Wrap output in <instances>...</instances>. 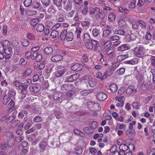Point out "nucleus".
I'll return each mask as SVG.
<instances>
[{"label": "nucleus", "instance_id": "09e8293b", "mask_svg": "<svg viewBox=\"0 0 155 155\" xmlns=\"http://www.w3.org/2000/svg\"><path fill=\"white\" fill-rule=\"evenodd\" d=\"M32 0H25L24 2V6L26 7H29L31 5Z\"/></svg>", "mask_w": 155, "mask_h": 155}, {"label": "nucleus", "instance_id": "cd10ccee", "mask_svg": "<svg viewBox=\"0 0 155 155\" xmlns=\"http://www.w3.org/2000/svg\"><path fill=\"white\" fill-rule=\"evenodd\" d=\"M137 23L142 29H145L146 28V23L142 20H138Z\"/></svg>", "mask_w": 155, "mask_h": 155}, {"label": "nucleus", "instance_id": "774afa93", "mask_svg": "<svg viewBox=\"0 0 155 155\" xmlns=\"http://www.w3.org/2000/svg\"><path fill=\"white\" fill-rule=\"evenodd\" d=\"M97 126V123L96 121H93L92 122L91 124V129L94 130V129L96 128Z\"/></svg>", "mask_w": 155, "mask_h": 155}, {"label": "nucleus", "instance_id": "bb28decb", "mask_svg": "<svg viewBox=\"0 0 155 155\" xmlns=\"http://www.w3.org/2000/svg\"><path fill=\"white\" fill-rule=\"evenodd\" d=\"M62 0H53V3L57 6L59 10H60L62 7L61 3Z\"/></svg>", "mask_w": 155, "mask_h": 155}, {"label": "nucleus", "instance_id": "052dcab7", "mask_svg": "<svg viewBox=\"0 0 155 155\" xmlns=\"http://www.w3.org/2000/svg\"><path fill=\"white\" fill-rule=\"evenodd\" d=\"M132 130H127L126 131V134L127 136L129 137H131L132 135V134H135V132L133 130L132 131Z\"/></svg>", "mask_w": 155, "mask_h": 155}, {"label": "nucleus", "instance_id": "c756f323", "mask_svg": "<svg viewBox=\"0 0 155 155\" xmlns=\"http://www.w3.org/2000/svg\"><path fill=\"white\" fill-rule=\"evenodd\" d=\"M109 87L110 90L114 93L116 92L117 90V86L114 83H112L110 84Z\"/></svg>", "mask_w": 155, "mask_h": 155}, {"label": "nucleus", "instance_id": "864d4df0", "mask_svg": "<svg viewBox=\"0 0 155 155\" xmlns=\"http://www.w3.org/2000/svg\"><path fill=\"white\" fill-rule=\"evenodd\" d=\"M118 66V65L117 63L115 62L112 63L110 70L112 71L113 72Z\"/></svg>", "mask_w": 155, "mask_h": 155}, {"label": "nucleus", "instance_id": "79ce46f5", "mask_svg": "<svg viewBox=\"0 0 155 155\" xmlns=\"http://www.w3.org/2000/svg\"><path fill=\"white\" fill-rule=\"evenodd\" d=\"M126 22L122 19H120L118 22V25L119 27L120 28L123 27L126 25Z\"/></svg>", "mask_w": 155, "mask_h": 155}, {"label": "nucleus", "instance_id": "4c0bfd02", "mask_svg": "<svg viewBox=\"0 0 155 155\" xmlns=\"http://www.w3.org/2000/svg\"><path fill=\"white\" fill-rule=\"evenodd\" d=\"M128 55L127 54L124 55H120L117 56V59L119 61H121L126 58L128 57Z\"/></svg>", "mask_w": 155, "mask_h": 155}, {"label": "nucleus", "instance_id": "72a5a7b5", "mask_svg": "<svg viewBox=\"0 0 155 155\" xmlns=\"http://www.w3.org/2000/svg\"><path fill=\"white\" fill-rule=\"evenodd\" d=\"M33 8L37 9L39 10H41L42 8L41 5L38 2H36L34 5H33Z\"/></svg>", "mask_w": 155, "mask_h": 155}, {"label": "nucleus", "instance_id": "4468645a", "mask_svg": "<svg viewBox=\"0 0 155 155\" xmlns=\"http://www.w3.org/2000/svg\"><path fill=\"white\" fill-rule=\"evenodd\" d=\"M66 71V69H58V67H57V71L55 73V75L58 78L61 77L64 74Z\"/></svg>", "mask_w": 155, "mask_h": 155}, {"label": "nucleus", "instance_id": "6e6552de", "mask_svg": "<svg viewBox=\"0 0 155 155\" xmlns=\"http://www.w3.org/2000/svg\"><path fill=\"white\" fill-rule=\"evenodd\" d=\"M134 118L132 116H130L127 120H124V122L126 124H128V128L130 130H132L133 129V126L136 124V121L133 120Z\"/></svg>", "mask_w": 155, "mask_h": 155}, {"label": "nucleus", "instance_id": "603ef678", "mask_svg": "<svg viewBox=\"0 0 155 155\" xmlns=\"http://www.w3.org/2000/svg\"><path fill=\"white\" fill-rule=\"evenodd\" d=\"M88 83L89 85L91 87H94L97 84V83L95 81V80L92 78L89 80Z\"/></svg>", "mask_w": 155, "mask_h": 155}, {"label": "nucleus", "instance_id": "bf43d9fd", "mask_svg": "<svg viewBox=\"0 0 155 155\" xmlns=\"http://www.w3.org/2000/svg\"><path fill=\"white\" fill-rule=\"evenodd\" d=\"M128 147L126 144H123L120 146L119 150L122 149L123 150L126 151L128 150Z\"/></svg>", "mask_w": 155, "mask_h": 155}, {"label": "nucleus", "instance_id": "69168bd1", "mask_svg": "<svg viewBox=\"0 0 155 155\" xmlns=\"http://www.w3.org/2000/svg\"><path fill=\"white\" fill-rule=\"evenodd\" d=\"M45 64L44 61H42L38 66V68L40 70L43 69L45 67Z\"/></svg>", "mask_w": 155, "mask_h": 155}, {"label": "nucleus", "instance_id": "a878e982", "mask_svg": "<svg viewBox=\"0 0 155 155\" xmlns=\"http://www.w3.org/2000/svg\"><path fill=\"white\" fill-rule=\"evenodd\" d=\"M116 18V15L114 12H111L108 15V19L110 22L114 21Z\"/></svg>", "mask_w": 155, "mask_h": 155}, {"label": "nucleus", "instance_id": "e2e57ef3", "mask_svg": "<svg viewBox=\"0 0 155 155\" xmlns=\"http://www.w3.org/2000/svg\"><path fill=\"white\" fill-rule=\"evenodd\" d=\"M20 123V122L18 120H15L13 122L11 125V127L13 128L16 127L17 126L18 124H19Z\"/></svg>", "mask_w": 155, "mask_h": 155}, {"label": "nucleus", "instance_id": "f704fd0d", "mask_svg": "<svg viewBox=\"0 0 155 155\" xmlns=\"http://www.w3.org/2000/svg\"><path fill=\"white\" fill-rule=\"evenodd\" d=\"M45 27L44 26L41 24H39L37 26L36 30L38 32H41L44 30Z\"/></svg>", "mask_w": 155, "mask_h": 155}, {"label": "nucleus", "instance_id": "b1692460", "mask_svg": "<svg viewBox=\"0 0 155 155\" xmlns=\"http://www.w3.org/2000/svg\"><path fill=\"white\" fill-rule=\"evenodd\" d=\"M125 71V69L124 68H121L117 70L115 73L116 76H119L122 75Z\"/></svg>", "mask_w": 155, "mask_h": 155}, {"label": "nucleus", "instance_id": "338daca9", "mask_svg": "<svg viewBox=\"0 0 155 155\" xmlns=\"http://www.w3.org/2000/svg\"><path fill=\"white\" fill-rule=\"evenodd\" d=\"M125 127V125L121 124H118L117 126V128L119 130L124 129Z\"/></svg>", "mask_w": 155, "mask_h": 155}, {"label": "nucleus", "instance_id": "6e6d98bb", "mask_svg": "<svg viewBox=\"0 0 155 155\" xmlns=\"http://www.w3.org/2000/svg\"><path fill=\"white\" fill-rule=\"evenodd\" d=\"M92 32L93 35L95 37H96L98 36L100 31L97 29H94L93 30Z\"/></svg>", "mask_w": 155, "mask_h": 155}, {"label": "nucleus", "instance_id": "423d86ee", "mask_svg": "<svg viewBox=\"0 0 155 155\" xmlns=\"http://www.w3.org/2000/svg\"><path fill=\"white\" fill-rule=\"evenodd\" d=\"M27 87V85L23 84H22V85L18 87V89L19 90V92L21 94V97L22 98H25L28 94Z\"/></svg>", "mask_w": 155, "mask_h": 155}, {"label": "nucleus", "instance_id": "0eeeda50", "mask_svg": "<svg viewBox=\"0 0 155 155\" xmlns=\"http://www.w3.org/2000/svg\"><path fill=\"white\" fill-rule=\"evenodd\" d=\"M10 44V42L7 40H4L2 42H0V52L4 53L5 49H6Z\"/></svg>", "mask_w": 155, "mask_h": 155}, {"label": "nucleus", "instance_id": "f3484780", "mask_svg": "<svg viewBox=\"0 0 155 155\" xmlns=\"http://www.w3.org/2000/svg\"><path fill=\"white\" fill-rule=\"evenodd\" d=\"M130 48V46L128 44H124L118 48V50L119 51H123L129 49Z\"/></svg>", "mask_w": 155, "mask_h": 155}, {"label": "nucleus", "instance_id": "39448f33", "mask_svg": "<svg viewBox=\"0 0 155 155\" xmlns=\"http://www.w3.org/2000/svg\"><path fill=\"white\" fill-rule=\"evenodd\" d=\"M62 95L61 93L55 91L54 92L53 95H49L48 98L52 101H53V100L60 101L62 98Z\"/></svg>", "mask_w": 155, "mask_h": 155}, {"label": "nucleus", "instance_id": "aec40b11", "mask_svg": "<svg viewBox=\"0 0 155 155\" xmlns=\"http://www.w3.org/2000/svg\"><path fill=\"white\" fill-rule=\"evenodd\" d=\"M81 24L83 28L85 30H86L89 28L90 23L88 21H82Z\"/></svg>", "mask_w": 155, "mask_h": 155}, {"label": "nucleus", "instance_id": "f8f14e48", "mask_svg": "<svg viewBox=\"0 0 155 155\" xmlns=\"http://www.w3.org/2000/svg\"><path fill=\"white\" fill-rule=\"evenodd\" d=\"M83 68V65L79 63H76L72 65L71 69L74 71H79L81 70Z\"/></svg>", "mask_w": 155, "mask_h": 155}, {"label": "nucleus", "instance_id": "2f4dec72", "mask_svg": "<svg viewBox=\"0 0 155 155\" xmlns=\"http://www.w3.org/2000/svg\"><path fill=\"white\" fill-rule=\"evenodd\" d=\"M59 34L58 31L52 30L51 33L50 35L52 38H55L58 36Z\"/></svg>", "mask_w": 155, "mask_h": 155}, {"label": "nucleus", "instance_id": "ddd939ff", "mask_svg": "<svg viewBox=\"0 0 155 155\" xmlns=\"http://www.w3.org/2000/svg\"><path fill=\"white\" fill-rule=\"evenodd\" d=\"M88 104L91 106L92 108L91 109L93 110L99 111L101 109L99 104L97 103H94L93 102H89Z\"/></svg>", "mask_w": 155, "mask_h": 155}, {"label": "nucleus", "instance_id": "473e14b6", "mask_svg": "<svg viewBox=\"0 0 155 155\" xmlns=\"http://www.w3.org/2000/svg\"><path fill=\"white\" fill-rule=\"evenodd\" d=\"M91 38L89 35L87 33H84V35L83 41L85 43L90 41Z\"/></svg>", "mask_w": 155, "mask_h": 155}, {"label": "nucleus", "instance_id": "13d9d810", "mask_svg": "<svg viewBox=\"0 0 155 155\" xmlns=\"http://www.w3.org/2000/svg\"><path fill=\"white\" fill-rule=\"evenodd\" d=\"M91 43H92L93 46H94V49L95 50V51H96L97 47V45L98 44V42L96 40L92 39Z\"/></svg>", "mask_w": 155, "mask_h": 155}, {"label": "nucleus", "instance_id": "2eb2a0df", "mask_svg": "<svg viewBox=\"0 0 155 155\" xmlns=\"http://www.w3.org/2000/svg\"><path fill=\"white\" fill-rule=\"evenodd\" d=\"M13 144L12 145H10L8 143L5 142H2L0 145V147L2 149L5 150L9 149V147L12 146Z\"/></svg>", "mask_w": 155, "mask_h": 155}, {"label": "nucleus", "instance_id": "5fc2aeb1", "mask_svg": "<svg viewBox=\"0 0 155 155\" xmlns=\"http://www.w3.org/2000/svg\"><path fill=\"white\" fill-rule=\"evenodd\" d=\"M12 51V48L10 47H8L6 49H5L4 51V53H5V54L7 55H9L11 54Z\"/></svg>", "mask_w": 155, "mask_h": 155}, {"label": "nucleus", "instance_id": "7c9ffc66", "mask_svg": "<svg viewBox=\"0 0 155 155\" xmlns=\"http://www.w3.org/2000/svg\"><path fill=\"white\" fill-rule=\"evenodd\" d=\"M110 152L112 153V155H119L118 150L116 149V147H113L110 150Z\"/></svg>", "mask_w": 155, "mask_h": 155}, {"label": "nucleus", "instance_id": "ea45409f", "mask_svg": "<svg viewBox=\"0 0 155 155\" xmlns=\"http://www.w3.org/2000/svg\"><path fill=\"white\" fill-rule=\"evenodd\" d=\"M74 152L77 154H81L83 152L82 149L81 147H77L75 148Z\"/></svg>", "mask_w": 155, "mask_h": 155}, {"label": "nucleus", "instance_id": "6ab92c4d", "mask_svg": "<svg viewBox=\"0 0 155 155\" xmlns=\"http://www.w3.org/2000/svg\"><path fill=\"white\" fill-rule=\"evenodd\" d=\"M79 77V74L76 73L70 76L68 78V82H73L76 80Z\"/></svg>", "mask_w": 155, "mask_h": 155}, {"label": "nucleus", "instance_id": "f03ea898", "mask_svg": "<svg viewBox=\"0 0 155 155\" xmlns=\"http://www.w3.org/2000/svg\"><path fill=\"white\" fill-rule=\"evenodd\" d=\"M146 50L143 46H140L139 47H136L134 49L135 54L137 57L141 58L142 57Z\"/></svg>", "mask_w": 155, "mask_h": 155}, {"label": "nucleus", "instance_id": "c9c22d12", "mask_svg": "<svg viewBox=\"0 0 155 155\" xmlns=\"http://www.w3.org/2000/svg\"><path fill=\"white\" fill-rule=\"evenodd\" d=\"M115 100L119 102L124 103L125 100L126 98L125 97L122 96H117L115 98Z\"/></svg>", "mask_w": 155, "mask_h": 155}, {"label": "nucleus", "instance_id": "c03bdc74", "mask_svg": "<svg viewBox=\"0 0 155 155\" xmlns=\"http://www.w3.org/2000/svg\"><path fill=\"white\" fill-rule=\"evenodd\" d=\"M39 21L38 18H34L31 19L30 21L31 25L34 26L36 25L39 22Z\"/></svg>", "mask_w": 155, "mask_h": 155}, {"label": "nucleus", "instance_id": "dca6fc26", "mask_svg": "<svg viewBox=\"0 0 155 155\" xmlns=\"http://www.w3.org/2000/svg\"><path fill=\"white\" fill-rule=\"evenodd\" d=\"M63 59L62 57L60 55H55L51 58V60L53 62H58Z\"/></svg>", "mask_w": 155, "mask_h": 155}, {"label": "nucleus", "instance_id": "a18cd8bd", "mask_svg": "<svg viewBox=\"0 0 155 155\" xmlns=\"http://www.w3.org/2000/svg\"><path fill=\"white\" fill-rule=\"evenodd\" d=\"M31 69L30 68H28L23 73V76L25 77L28 76L31 74Z\"/></svg>", "mask_w": 155, "mask_h": 155}, {"label": "nucleus", "instance_id": "c85d7f7f", "mask_svg": "<svg viewBox=\"0 0 155 155\" xmlns=\"http://www.w3.org/2000/svg\"><path fill=\"white\" fill-rule=\"evenodd\" d=\"M11 99L10 97L7 94H5L3 97V102L4 105H6L8 102Z\"/></svg>", "mask_w": 155, "mask_h": 155}, {"label": "nucleus", "instance_id": "de8ad7c7", "mask_svg": "<svg viewBox=\"0 0 155 155\" xmlns=\"http://www.w3.org/2000/svg\"><path fill=\"white\" fill-rule=\"evenodd\" d=\"M56 12V10L52 6L50 7L48 10V12L51 14H54Z\"/></svg>", "mask_w": 155, "mask_h": 155}, {"label": "nucleus", "instance_id": "680f3d73", "mask_svg": "<svg viewBox=\"0 0 155 155\" xmlns=\"http://www.w3.org/2000/svg\"><path fill=\"white\" fill-rule=\"evenodd\" d=\"M42 120V118L39 116H36L33 119V121L35 123L40 122Z\"/></svg>", "mask_w": 155, "mask_h": 155}, {"label": "nucleus", "instance_id": "20e7f679", "mask_svg": "<svg viewBox=\"0 0 155 155\" xmlns=\"http://www.w3.org/2000/svg\"><path fill=\"white\" fill-rule=\"evenodd\" d=\"M48 140L46 138L43 139L39 144V150L40 152H43L46 148L48 146Z\"/></svg>", "mask_w": 155, "mask_h": 155}, {"label": "nucleus", "instance_id": "f257e3e1", "mask_svg": "<svg viewBox=\"0 0 155 155\" xmlns=\"http://www.w3.org/2000/svg\"><path fill=\"white\" fill-rule=\"evenodd\" d=\"M113 74V72L110 70H106L103 74L100 72L96 73V77L101 81H103L110 77Z\"/></svg>", "mask_w": 155, "mask_h": 155}, {"label": "nucleus", "instance_id": "7ed1b4c3", "mask_svg": "<svg viewBox=\"0 0 155 155\" xmlns=\"http://www.w3.org/2000/svg\"><path fill=\"white\" fill-rule=\"evenodd\" d=\"M112 42L110 40H107L106 41H104L103 43V46L104 48L103 49V52L104 54H108L111 53L112 52H110L109 53L110 51V47L111 46Z\"/></svg>", "mask_w": 155, "mask_h": 155}, {"label": "nucleus", "instance_id": "1a4fd4ad", "mask_svg": "<svg viewBox=\"0 0 155 155\" xmlns=\"http://www.w3.org/2000/svg\"><path fill=\"white\" fill-rule=\"evenodd\" d=\"M68 34L67 28L63 29L61 34L60 35V38L62 41L65 40L66 38L67 41H68L67 35Z\"/></svg>", "mask_w": 155, "mask_h": 155}, {"label": "nucleus", "instance_id": "4d7b16f0", "mask_svg": "<svg viewBox=\"0 0 155 155\" xmlns=\"http://www.w3.org/2000/svg\"><path fill=\"white\" fill-rule=\"evenodd\" d=\"M21 43L23 46H27L29 45L30 42L27 39H24L21 41Z\"/></svg>", "mask_w": 155, "mask_h": 155}, {"label": "nucleus", "instance_id": "a19ab883", "mask_svg": "<svg viewBox=\"0 0 155 155\" xmlns=\"http://www.w3.org/2000/svg\"><path fill=\"white\" fill-rule=\"evenodd\" d=\"M84 131L87 134H92L94 132V130L90 127H86L84 128Z\"/></svg>", "mask_w": 155, "mask_h": 155}, {"label": "nucleus", "instance_id": "a211bd4d", "mask_svg": "<svg viewBox=\"0 0 155 155\" xmlns=\"http://www.w3.org/2000/svg\"><path fill=\"white\" fill-rule=\"evenodd\" d=\"M137 92V90L135 89L133 85H130L129 86L126 90V93L127 94H130L134 91Z\"/></svg>", "mask_w": 155, "mask_h": 155}, {"label": "nucleus", "instance_id": "58836bf2", "mask_svg": "<svg viewBox=\"0 0 155 155\" xmlns=\"http://www.w3.org/2000/svg\"><path fill=\"white\" fill-rule=\"evenodd\" d=\"M37 13L36 11L33 10H29L26 12V15L28 16H32L35 15Z\"/></svg>", "mask_w": 155, "mask_h": 155}, {"label": "nucleus", "instance_id": "393cba45", "mask_svg": "<svg viewBox=\"0 0 155 155\" xmlns=\"http://www.w3.org/2000/svg\"><path fill=\"white\" fill-rule=\"evenodd\" d=\"M137 37L136 35L131 33L130 35H128L126 36V38L130 41L135 40Z\"/></svg>", "mask_w": 155, "mask_h": 155}, {"label": "nucleus", "instance_id": "9d476101", "mask_svg": "<svg viewBox=\"0 0 155 155\" xmlns=\"http://www.w3.org/2000/svg\"><path fill=\"white\" fill-rule=\"evenodd\" d=\"M41 87L38 84L30 86L29 90L31 92L37 93L40 90Z\"/></svg>", "mask_w": 155, "mask_h": 155}, {"label": "nucleus", "instance_id": "37998d69", "mask_svg": "<svg viewBox=\"0 0 155 155\" xmlns=\"http://www.w3.org/2000/svg\"><path fill=\"white\" fill-rule=\"evenodd\" d=\"M138 62V59L137 58H135L127 61L126 63L131 64H137Z\"/></svg>", "mask_w": 155, "mask_h": 155}, {"label": "nucleus", "instance_id": "4be33fe9", "mask_svg": "<svg viewBox=\"0 0 155 155\" xmlns=\"http://www.w3.org/2000/svg\"><path fill=\"white\" fill-rule=\"evenodd\" d=\"M150 82L148 81H144L141 86V88L143 90H146L149 88Z\"/></svg>", "mask_w": 155, "mask_h": 155}, {"label": "nucleus", "instance_id": "9b49d317", "mask_svg": "<svg viewBox=\"0 0 155 155\" xmlns=\"http://www.w3.org/2000/svg\"><path fill=\"white\" fill-rule=\"evenodd\" d=\"M97 97L99 101H105L107 98V95L103 92H100L97 94Z\"/></svg>", "mask_w": 155, "mask_h": 155}, {"label": "nucleus", "instance_id": "412c9836", "mask_svg": "<svg viewBox=\"0 0 155 155\" xmlns=\"http://www.w3.org/2000/svg\"><path fill=\"white\" fill-rule=\"evenodd\" d=\"M16 94V92L15 90L12 89L8 91L7 95L10 97L11 99H15V96Z\"/></svg>", "mask_w": 155, "mask_h": 155}, {"label": "nucleus", "instance_id": "e433bc0d", "mask_svg": "<svg viewBox=\"0 0 155 155\" xmlns=\"http://www.w3.org/2000/svg\"><path fill=\"white\" fill-rule=\"evenodd\" d=\"M100 9L99 8L97 7L93 9H91L90 10L89 13L90 14H95L97 16V14L99 12Z\"/></svg>", "mask_w": 155, "mask_h": 155}, {"label": "nucleus", "instance_id": "8fccbe9b", "mask_svg": "<svg viewBox=\"0 0 155 155\" xmlns=\"http://www.w3.org/2000/svg\"><path fill=\"white\" fill-rule=\"evenodd\" d=\"M85 45L86 47L87 48L90 49H93V51H95V50L94 49V46H93L92 43L91 42L89 41L86 42L85 43Z\"/></svg>", "mask_w": 155, "mask_h": 155}, {"label": "nucleus", "instance_id": "3c124183", "mask_svg": "<svg viewBox=\"0 0 155 155\" xmlns=\"http://www.w3.org/2000/svg\"><path fill=\"white\" fill-rule=\"evenodd\" d=\"M35 55V60L37 61H40L41 60L42 58V56L41 54L36 52Z\"/></svg>", "mask_w": 155, "mask_h": 155}, {"label": "nucleus", "instance_id": "0e129e2a", "mask_svg": "<svg viewBox=\"0 0 155 155\" xmlns=\"http://www.w3.org/2000/svg\"><path fill=\"white\" fill-rule=\"evenodd\" d=\"M81 28H76V33L77 34V38H78L80 37V34L81 32Z\"/></svg>", "mask_w": 155, "mask_h": 155}, {"label": "nucleus", "instance_id": "49530a36", "mask_svg": "<svg viewBox=\"0 0 155 155\" xmlns=\"http://www.w3.org/2000/svg\"><path fill=\"white\" fill-rule=\"evenodd\" d=\"M112 31L110 30L106 29L103 31V36L106 37L109 35L111 33Z\"/></svg>", "mask_w": 155, "mask_h": 155}, {"label": "nucleus", "instance_id": "5701e85b", "mask_svg": "<svg viewBox=\"0 0 155 155\" xmlns=\"http://www.w3.org/2000/svg\"><path fill=\"white\" fill-rule=\"evenodd\" d=\"M53 49L52 47H48L45 48L44 50V53L47 55H49L52 53Z\"/></svg>", "mask_w": 155, "mask_h": 155}]
</instances>
